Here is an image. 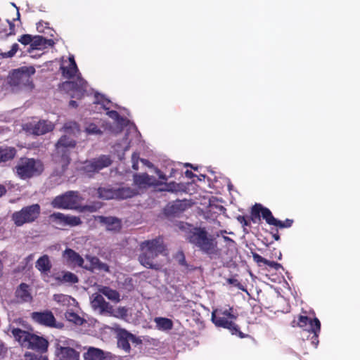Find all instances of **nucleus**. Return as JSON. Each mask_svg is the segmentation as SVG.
I'll use <instances>...</instances> for the list:
<instances>
[{"label":"nucleus","instance_id":"nucleus-63","mask_svg":"<svg viewBox=\"0 0 360 360\" xmlns=\"http://www.w3.org/2000/svg\"><path fill=\"white\" fill-rule=\"evenodd\" d=\"M132 168L134 170H138L139 169V162H132Z\"/></svg>","mask_w":360,"mask_h":360},{"label":"nucleus","instance_id":"nucleus-23","mask_svg":"<svg viewBox=\"0 0 360 360\" xmlns=\"http://www.w3.org/2000/svg\"><path fill=\"white\" fill-rule=\"evenodd\" d=\"M60 70L64 77L69 79L73 78L79 71L74 56L69 58L68 66H61Z\"/></svg>","mask_w":360,"mask_h":360},{"label":"nucleus","instance_id":"nucleus-59","mask_svg":"<svg viewBox=\"0 0 360 360\" xmlns=\"http://www.w3.org/2000/svg\"><path fill=\"white\" fill-rule=\"evenodd\" d=\"M185 175L187 178L188 179H192L193 177L195 176V174H193L191 171L190 170H186L185 172Z\"/></svg>","mask_w":360,"mask_h":360},{"label":"nucleus","instance_id":"nucleus-13","mask_svg":"<svg viewBox=\"0 0 360 360\" xmlns=\"http://www.w3.org/2000/svg\"><path fill=\"white\" fill-rule=\"evenodd\" d=\"M31 319L34 322L46 327L58 329L64 327L63 323L56 321L53 312L50 310L34 311L31 314Z\"/></svg>","mask_w":360,"mask_h":360},{"label":"nucleus","instance_id":"nucleus-33","mask_svg":"<svg viewBox=\"0 0 360 360\" xmlns=\"http://www.w3.org/2000/svg\"><path fill=\"white\" fill-rule=\"evenodd\" d=\"M100 292L112 302H118L120 300V293L117 290L111 289L110 287L105 286L100 290Z\"/></svg>","mask_w":360,"mask_h":360},{"label":"nucleus","instance_id":"nucleus-61","mask_svg":"<svg viewBox=\"0 0 360 360\" xmlns=\"http://www.w3.org/2000/svg\"><path fill=\"white\" fill-rule=\"evenodd\" d=\"M69 105H70V107H72V108H77L78 105H77V101H73V100H71V101L69 102Z\"/></svg>","mask_w":360,"mask_h":360},{"label":"nucleus","instance_id":"nucleus-30","mask_svg":"<svg viewBox=\"0 0 360 360\" xmlns=\"http://www.w3.org/2000/svg\"><path fill=\"white\" fill-rule=\"evenodd\" d=\"M63 129L66 134L70 136V135L77 136L81 131L79 125L76 122L72 121L65 123L63 127Z\"/></svg>","mask_w":360,"mask_h":360},{"label":"nucleus","instance_id":"nucleus-37","mask_svg":"<svg viewBox=\"0 0 360 360\" xmlns=\"http://www.w3.org/2000/svg\"><path fill=\"white\" fill-rule=\"evenodd\" d=\"M65 215L63 213L55 212L50 215V219L56 224L65 226Z\"/></svg>","mask_w":360,"mask_h":360},{"label":"nucleus","instance_id":"nucleus-28","mask_svg":"<svg viewBox=\"0 0 360 360\" xmlns=\"http://www.w3.org/2000/svg\"><path fill=\"white\" fill-rule=\"evenodd\" d=\"M35 267L41 273L47 274L50 271L52 264L47 255L40 257L36 262Z\"/></svg>","mask_w":360,"mask_h":360},{"label":"nucleus","instance_id":"nucleus-35","mask_svg":"<svg viewBox=\"0 0 360 360\" xmlns=\"http://www.w3.org/2000/svg\"><path fill=\"white\" fill-rule=\"evenodd\" d=\"M57 279L61 282L70 283H76L79 281L78 277L70 271L65 272L62 277H58Z\"/></svg>","mask_w":360,"mask_h":360},{"label":"nucleus","instance_id":"nucleus-12","mask_svg":"<svg viewBox=\"0 0 360 360\" xmlns=\"http://www.w3.org/2000/svg\"><path fill=\"white\" fill-rule=\"evenodd\" d=\"M87 82L80 76H77L75 81H66L62 83L61 89L72 98H81L86 92Z\"/></svg>","mask_w":360,"mask_h":360},{"label":"nucleus","instance_id":"nucleus-47","mask_svg":"<svg viewBox=\"0 0 360 360\" xmlns=\"http://www.w3.org/2000/svg\"><path fill=\"white\" fill-rule=\"evenodd\" d=\"M127 335L131 342L136 345L141 344V340L139 338L136 337V335H133L132 333H129V331Z\"/></svg>","mask_w":360,"mask_h":360},{"label":"nucleus","instance_id":"nucleus-39","mask_svg":"<svg viewBox=\"0 0 360 360\" xmlns=\"http://www.w3.org/2000/svg\"><path fill=\"white\" fill-rule=\"evenodd\" d=\"M116 318L125 319L127 316V309L124 307H120L116 311L113 309L112 314H110Z\"/></svg>","mask_w":360,"mask_h":360},{"label":"nucleus","instance_id":"nucleus-8","mask_svg":"<svg viewBox=\"0 0 360 360\" xmlns=\"http://www.w3.org/2000/svg\"><path fill=\"white\" fill-rule=\"evenodd\" d=\"M41 208L39 204H33L22 207L11 215V219L16 226H21L25 224L34 221L39 216Z\"/></svg>","mask_w":360,"mask_h":360},{"label":"nucleus","instance_id":"nucleus-27","mask_svg":"<svg viewBox=\"0 0 360 360\" xmlns=\"http://www.w3.org/2000/svg\"><path fill=\"white\" fill-rule=\"evenodd\" d=\"M83 356L84 360H103L105 358L102 349L93 347H89Z\"/></svg>","mask_w":360,"mask_h":360},{"label":"nucleus","instance_id":"nucleus-19","mask_svg":"<svg viewBox=\"0 0 360 360\" xmlns=\"http://www.w3.org/2000/svg\"><path fill=\"white\" fill-rule=\"evenodd\" d=\"M134 184L139 188H146L156 185L155 179L147 173L136 174L133 176Z\"/></svg>","mask_w":360,"mask_h":360},{"label":"nucleus","instance_id":"nucleus-22","mask_svg":"<svg viewBox=\"0 0 360 360\" xmlns=\"http://www.w3.org/2000/svg\"><path fill=\"white\" fill-rule=\"evenodd\" d=\"M15 297L20 302H30L32 296L30 292V286L26 283H21L15 290Z\"/></svg>","mask_w":360,"mask_h":360},{"label":"nucleus","instance_id":"nucleus-55","mask_svg":"<svg viewBox=\"0 0 360 360\" xmlns=\"http://www.w3.org/2000/svg\"><path fill=\"white\" fill-rule=\"evenodd\" d=\"M139 153L134 152L131 155V162H139Z\"/></svg>","mask_w":360,"mask_h":360},{"label":"nucleus","instance_id":"nucleus-45","mask_svg":"<svg viewBox=\"0 0 360 360\" xmlns=\"http://www.w3.org/2000/svg\"><path fill=\"white\" fill-rule=\"evenodd\" d=\"M252 257H253V260L257 263L258 264L262 263L264 264H266V259L264 258L263 257H262L261 255H259V254L256 253V252H252Z\"/></svg>","mask_w":360,"mask_h":360},{"label":"nucleus","instance_id":"nucleus-57","mask_svg":"<svg viewBox=\"0 0 360 360\" xmlns=\"http://www.w3.org/2000/svg\"><path fill=\"white\" fill-rule=\"evenodd\" d=\"M7 190L6 188V186L3 184H0V197L5 195Z\"/></svg>","mask_w":360,"mask_h":360},{"label":"nucleus","instance_id":"nucleus-2","mask_svg":"<svg viewBox=\"0 0 360 360\" xmlns=\"http://www.w3.org/2000/svg\"><path fill=\"white\" fill-rule=\"evenodd\" d=\"M140 250L139 261L141 265L155 270H160L162 268V264L156 260L159 255L165 251L163 239L161 237L141 242Z\"/></svg>","mask_w":360,"mask_h":360},{"label":"nucleus","instance_id":"nucleus-42","mask_svg":"<svg viewBox=\"0 0 360 360\" xmlns=\"http://www.w3.org/2000/svg\"><path fill=\"white\" fill-rule=\"evenodd\" d=\"M66 317L70 321H72L75 323H81V318L78 314L75 312H69L66 314Z\"/></svg>","mask_w":360,"mask_h":360},{"label":"nucleus","instance_id":"nucleus-17","mask_svg":"<svg viewBox=\"0 0 360 360\" xmlns=\"http://www.w3.org/2000/svg\"><path fill=\"white\" fill-rule=\"evenodd\" d=\"M91 306L95 309H99L101 314L107 313L112 314L113 307L107 302L102 295L96 294L91 300Z\"/></svg>","mask_w":360,"mask_h":360},{"label":"nucleus","instance_id":"nucleus-44","mask_svg":"<svg viewBox=\"0 0 360 360\" xmlns=\"http://www.w3.org/2000/svg\"><path fill=\"white\" fill-rule=\"evenodd\" d=\"M227 283L229 284H231L236 287H237L238 289L245 290L244 286L240 283V282L234 278H229L226 280Z\"/></svg>","mask_w":360,"mask_h":360},{"label":"nucleus","instance_id":"nucleus-52","mask_svg":"<svg viewBox=\"0 0 360 360\" xmlns=\"http://www.w3.org/2000/svg\"><path fill=\"white\" fill-rule=\"evenodd\" d=\"M44 27H46L44 26V22L42 20L37 23V30L39 32H44Z\"/></svg>","mask_w":360,"mask_h":360},{"label":"nucleus","instance_id":"nucleus-36","mask_svg":"<svg viewBox=\"0 0 360 360\" xmlns=\"http://www.w3.org/2000/svg\"><path fill=\"white\" fill-rule=\"evenodd\" d=\"M82 223L79 217L72 215H65V226H69L71 227L81 225Z\"/></svg>","mask_w":360,"mask_h":360},{"label":"nucleus","instance_id":"nucleus-40","mask_svg":"<svg viewBox=\"0 0 360 360\" xmlns=\"http://www.w3.org/2000/svg\"><path fill=\"white\" fill-rule=\"evenodd\" d=\"M19 49V46L18 44L15 43L12 45L11 49L10 51L7 52H4L1 53V56L3 58H12L15 55L18 50Z\"/></svg>","mask_w":360,"mask_h":360},{"label":"nucleus","instance_id":"nucleus-48","mask_svg":"<svg viewBox=\"0 0 360 360\" xmlns=\"http://www.w3.org/2000/svg\"><path fill=\"white\" fill-rule=\"evenodd\" d=\"M107 115L112 119L119 121L120 119V115L116 110H109L107 112Z\"/></svg>","mask_w":360,"mask_h":360},{"label":"nucleus","instance_id":"nucleus-18","mask_svg":"<svg viewBox=\"0 0 360 360\" xmlns=\"http://www.w3.org/2000/svg\"><path fill=\"white\" fill-rule=\"evenodd\" d=\"M86 259L90 262V265L84 266V269L94 272L95 270L103 272H109L110 268L109 266L102 262L98 257L96 256L86 255Z\"/></svg>","mask_w":360,"mask_h":360},{"label":"nucleus","instance_id":"nucleus-26","mask_svg":"<svg viewBox=\"0 0 360 360\" xmlns=\"http://www.w3.org/2000/svg\"><path fill=\"white\" fill-rule=\"evenodd\" d=\"M139 194L137 189L131 188L129 187H121L115 188V199L124 200L132 198Z\"/></svg>","mask_w":360,"mask_h":360},{"label":"nucleus","instance_id":"nucleus-14","mask_svg":"<svg viewBox=\"0 0 360 360\" xmlns=\"http://www.w3.org/2000/svg\"><path fill=\"white\" fill-rule=\"evenodd\" d=\"M297 325L305 330L312 333V342L317 345L318 336L321 331V322L317 318L311 319L307 316H299Z\"/></svg>","mask_w":360,"mask_h":360},{"label":"nucleus","instance_id":"nucleus-5","mask_svg":"<svg viewBox=\"0 0 360 360\" xmlns=\"http://www.w3.org/2000/svg\"><path fill=\"white\" fill-rule=\"evenodd\" d=\"M11 333L15 340L23 347L40 352L47 351L49 342L43 337H39L18 328H13Z\"/></svg>","mask_w":360,"mask_h":360},{"label":"nucleus","instance_id":"nucleus-31","mask_svg":"<svg viewBox=\"0 0 360 360\" xmlns=\"http://www.w3.org/2000/svg\"><path fill=\"white\" fill-rule=\"evenodd\" d=\"M97 194L99 198L103 200L115 199V188L99 187L97 189Z\"/></svg>","mask_w":360,"mask_h":360},{"label":"nucleus","instance_id":"nucleus-3","mask_svg":"<svg viewBox=\"0 0 360 360\" xmlns=\"http://www.w3.org/2000/svg\"><path fill=\"white\" fill-rule=\"evenodd\" d=\"M238 318V314L233 307L227 306L215 309L212 312V321L217 327L228 329L233 335H238L243 338L244 335L240 331L235 321Z\"/></svg>","mask_w":360,"mask_h":360},{"label":"nucleus","instance_id":"nucleus-9","mask_svg":"<svg viewBox=\"0 0 360 360\" xmlns=\"http://www.w3.org/2000/svg\"><path fill=\"white\" fill-rule=\"evenodd\" d=\"M112 162L110 155H101L98 158L86 161L81 167L80 172L83 175L91 178L101 169L109 167Z\"/></svg>","mask_w":360,"mask_h":360},{"label":"nucleus","instance_id":"nucleus-1","mask_svg":"<svg viewBox=\"0 0 360 360\" xmlns=\"http://www.w3.org/2000/svg\"><path fill=\"white\" fill-rule=\"evenodd\" d=\"M186 240L210 257L220 252L216 238L204 227H192L186 232Z\"/></svg>","mask_w":360,"mask_h":360},{"label":"nucleus","instance_id":"nucleus-60","mask_svg":"<svg viewBox=\"0 0 360 360\" xmlns=\"http://www.w3.org/2000/svg\"><path fill=\"white\" fill-rule=\"evenodd\" d=\"M274 251H276L275 252V258H277L278 259H281V257H282V254L280 251H278L276 248L274 249Z\"/></svg>","mask_w":360,"mask_h":360},{"label":"nucleus","instance_id":"nucleus-29","mask_svg":"<svg viewBox=\"0 0 360 360\" xmlns=\"http://www.w3.org/2000/svg\"><path fill=\"white\" fill-rule=\"evenodd\" d=\"M128 331L125 329L120 330L118 334L117 345L124 352L129 353L131 350L130 341L127 335Z\"/></svg>","mask_w":360,"mask_h":360},{"label":"nucleus","instance_id":"nucleus-58","mask_svg":"<svg viewBox=\"0 0 360 360\" xmlns=\"http://www.w3.org/2000/svg\"><path fill=\"white\" fill-rule=\"evenodd\" d=\"M94 103H100L104 107L105 109H107V108H105V106H106V105L109 104L110 101H108V100H106V101H96Z\"/></svg>","mask_w":360,"mask_h":360},{"label":"nucleus","instance_id":"nucleus-64","mask_svg":"<svg viewBox=\"0 0 360 360\" xmlns=\"http://www.w3.org/2000/svg\"><path fill=\"white\" fill-rule=\"evenodd\" d=\"M185 262H186V261H185V257H184V256L183 255V258H182V259H181V260H180V264H185Z\"/></svg>","mask_w":360,"mask_h":360},{"label":"nucleus","instance_id":"nucleus-62","mask_svg":"<svg viewBox=\"0 0 360 360\" xmlns=\"http://www.w3.org/2000/svg\"><path fill=\"white\" fill-rule=\"evenodd\" d=\"M4 264L2 259L0 258V277L3 276Z\"/></svg>","mask_w":360,"mask_h":360},{"label":"nucleus","instance_id":"nucleus-15","mask_svg":"<svg viewBox=\"0 0 360 360\" xmlns=\"http://www.w3.org/2000/svg\"><path fill=\"white\" fill-rule=\"evenodd\" d=\"M81 345L59 346L56 349V360H79Z\"/></svg>","mask_w":360,"mask_h":360},{"label":"nucleus","instance_id":"nucleus-34","mask_svg":"<svg viewBox=\"0 0 360 360\" xmlns=\"http://www.w3.org/2000/svg\"><path fill=\"white\" fill-rule=\"evenodd\" d=\"M157 327L160 330H171L173 327V322L171 319L163 317H157L155 319Z\"/></svg>","mask_w":360,"mask_h":360},{"label":"nucleus","instance_id":"nucleus-6","mask_svg":"<svg viewBox=\"0 0 360 360\" xmlns=\"http://www.w3.org/2000/svg\"><path fill=\"white\" fill-rule=\"evenodd\" d=\"M261 217L269 225L280 229L290 228L293 224V220L290 219H286L285 221L278 220L273 216L269 208L264 207L260 203H255L250 210V219L253 223H257L260 221Z\"/></svg>","mask_w":360,"mask_h":360},{"label":"nucleus","instance_id":"nucleus-16","mask_svg":"<svg viewBox=\"0 0 360 360\" xmlns=\"http://www.w3.org/2000/svg\"><path fill=\"white\" fill-rule=\"evenodd\" d=\"M63 258L69 266L84 268V259L79 253L71 248H66L63 252Z\"/></svg>","mask_w":360,"mask_h":360},{"label":"nucleus","instance_id":"nucleus-4","mask_svg":"<svg viewBox=\"0 0 360 360\" xmlns=\"http://www.w3.org/2000/svg\"><path fill=\"white\" fill-rule=\"evenodd\" d=\"M77 146V141L67 134L63 135L55 145V150L52 155L56 164L60 165L63 171L70 162V153Z\"/></svg>","mask_w":360,"mask_h":360},{"label":"nucleus","instance_id":"nucleus-49","mask_svg":"<svg viewBox=\"0 0 360 360\" xmlns=\"http://www.w3.org/2000/svg\"><path fill=\"white\" fill-rule=\"evenodd\" d=\"M53 300L57 302H63L67 301L68 297L63 294H56L53 295Z\"/></svg>","mask_w":360,"mask_h":360},{"label":"nucleus","instance_id":"nucleus-32","mask_svg":"<svg viewBox=\"0 0 360 360\" xmlns=\"http://www.w3.org/2000/svg\"><path fill=\"white\" fill-rule=\"evenodd\" d=\"M185 210V205L181 201H176L172 205L165 208L167 215H176Z\"/></svg>","mask_w":360,"mask_h":360},{"label":"nucleus","instance_id":"nucleus-41","mask_svg":"<svg viewBox=\"0 0 360 360\" xmlns=\"http://www.w3.org/2000/svg\"><path fill=\"white\" fill-rule=\"evenodd\" d=\"M33 37L30 34H25L22 35L19 39L18 41L20 42L23 45H28L30 44L31 46L32 41H33Z\"/></svg>","mask_w":360,"mask_h":360},{"label":"nucleus","instance_id":"nucleus-51","mask_svg":"<svg viewBox=\"0 0 360 360\" xmlns=\"http://www.w3.org/2000/svg\"><path fill=\"white\" fill-rule=\"evenodd\" d=\"M223 239H224V242L226 243V245L229 246V248H233L235 246L236 243L231 238L224 236Z\"/></svg>","mask_w":360,"mask_h":360},{"label":"nucleus","instance_id":"nucleus-21","mask_svg":"<svg viewBox=\"0 0 360 360\" xmlns=\"http://www.w3.org/2000/svg\"><path fill=\"white\" fill-rule=\"evenodd\" d=\"M98 219L108 231H119L122 228L121 221L117 217L99 216Z\"/></svg>","mask_w":360,"mask_h":360},{"label":"nucleus","instance_id":"nucleus-20","mask_svg":"<svg viewBox=\"0 0 360 360\" xmlns=\"http://www.w3.org/2000/svg\"><path fill=\"white\" fill-rule=\"evenodd\" d=\"M54 128L53 124L51 122L41 120L32 124L30 130L32 134L39 136L51 131Z\"/></svg>","mask_w":360,"mask_h":360},{"label":"nucleus","instance_id":"nucleus-54","mask_svg":"<svg viewBox=\"0 0 360 360\" xmlns=\"http://www.w3.org/2000/svg\"><path fill=\"white\" fill-rule=\"evenodd\" d=\"M167 190L169 191H176V183L175 182H170L168 184H167Z\"/></svg>","mask_w":360,"mask_h":360},{"label":"nucleus","instance_id":"nucleus-24","mask_svg":"<svg viewBox=\"0 0 360 360\" xmlns=\"http://www.w3.org/2000/svg\"><path fill=\"white\" fill-rule=\"evenodd\" d=\"M31 44L32 49H44L48 46H53L54 41L52 39H47L42 36H34Z\"/></svg>","mask_w":360,"mask_h":360},{"label":"nucleus","instance_id":"nucleus-7","mask_svg":"<svg viewBox=\"0 0 360 360\" xmlns=\"http://www.w3.org/2000/svg\"><path fill=\"white\" fill-rule=\"evenodd\" d=\"M44 169V165L41 160L28 158H20L15 167L16 174L22 180L39 176Z\"/></svg>","mask_w":360,"mask_h":360},{"label":"nucleus","instance_id":"nucleus-38","mask_svg":"<svg viewBox=\"0 0 360 360\" xmlns=\"http://www.w3.org/2000/svg\"><path fill=\"white\" fill-rule=\"evenodd\" d=\"M84 131L88 135H101L103 133L102 131L94 123L89 124L86 127Z\"/></svg>","mask_w":360,"mask_h":360},{"label":"nucleus","instance_id":"nucleus-25","mask_svg":"<svg viewBox=\"0 0 360 360\" xmlns=\"http://www.w3.org/2000/svg\"><path fill=\"white\" fill-rule=\"evenodd\" d=\"M16 153L17 150L14 147L0 146V165L12 160Z\"/></svg>","mask_w":360,"mask_h":360},{"label":"nucleus","instance_id":"nucleus-50","mask_svg":"<svg viewBox=\"0 0 360 360\" xmlns=\"http://www.w3.org/2000/svg\"><path fill=\"white\" fill-rule=\"evenodd\" d=\"M237 219L243 226H248L250 225V222L248 220H247L245 216L239 215L237 217Z\"/></svg>","mask_w":360,"mask_h":360},{"label":"nucleus","instance_id":"nucleus-43","mask_svg":"<svg viewBox=\"0 0 360 360\" xmlns=\"http://www.w3.org/2000/svg\"><path fill=\"white\" fill-rule=\"evenodd\" d=\"M25 356L26 360H49L46 356H37L30 352H26Z\"/></svg>","mask_w":360,"mask_h":360},{"label":"nucleus","instance_id":"nucleus-56","mask_svg":"<svg viewBox=\"0 0 360 360\" xmlns=\"http://www.w3.org/2000/svg\"><path fill=\"white\" fill-rule=\"evenodd\" d=\"M271 234L272 235V237L275 240H280V235L278 233V229H276L275 231H272L271 232Z\"/></svg>","mask_w":360,"mask_h":360},{"label":"nucleus","instance_id":"nucleus-46","mask_svg":"<svg viewBox=\"0 0 360 360\" xmlns=\"http://www.w3.org/2000/svg\"><path fill=\"white\" fill-rule=\"evenodd\" d=\"M266 265L269 266L271 268L274 269L276 271H278L280 269H283V266L281 264H279L276 262L269 261L268 259L266 260Z\"/></svg>","mask_w":360,"mask_h":360},{"label":"nucleus","instance_id":"nucleus-10","mask_svg":"<svg viewBox=\"0 0 360 360\" xmlns=\"http://www.w3.org/2000/svg\"><path fill=\"white\" fill-rule=\"evenodd\" d=\"M35 73L33 66H22L13 70L9 77V83L12 86L26 85L27 84L33 86L31 81V76Z\"/></svg>","mask_w":360,"mask_h":360},{"label":"nucleus","instance_id":"nucleus-11","mask_svg":"<svg viewBox=\"0 0 360 360\" xmlns=\"http://www.w3.org/2000/svg\"><path fill=\"white\" fill-rule=\"evenodd\" d=\"M79 193L77 191H68L64 194L56 196L51 205L55 208L73 210L77 207Z\"/></svg>","mask_w":360,"mask_h":360},{"label":"nucleus","instance_id":"nucleus-53","mask_svg":"<svg viewBox=\"0 0 360 360\" xmlns=\"http://www.w3.org/2000/svg\"><path fill=\"white\" fill-rule=\"evenodd\" d=\"M156 174H158L159 179L164 180V181L167 180V176L163 172H162L160 169H158L156 171Z\"/></svg>","mask_w":360,"mask_h":360}]
</instances>
